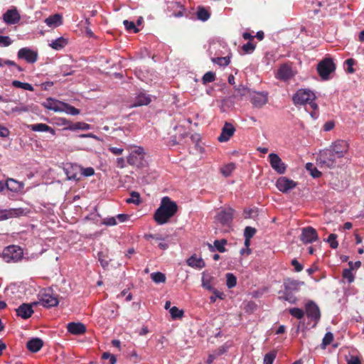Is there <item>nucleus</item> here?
Masks as SVG:
<instances>
[{
	"label": "nucleus",
	"mask_w": 364,
	"mask_h": 364,
	"mask_svg": "<svg viewBox=\"0 0 364 364\" xmlns=\"http://www.w3.org/2000/svg\"><path fill=\"white\" fill-rule=\"evenodd\" d=\"M227 242L225 239L216 240L214 241V247L218 252H225L227 250L225 247Z\"/></svg>",
	"instance_id": "nucleus-37"
},
{
	"label": "nucleus",
	"mask_w": 364,
	"mask_h": 364,
	"mask_svg": "<svg viewBox=\"0 0 364 364\" xmlns=\"http://www.w3.org/2000/svg\"><path fill=\"white\" fill-rule=\"evenodd\" d=\"M67 329L73 335H82L86 332V326L82 323H69Z\"/></svg>",
	"instance_id": "nucleus-22"
},
{
	"label": "nucleus",
	"mask_w": 364,
	"mask_h": 364,
	"mask_svg": "<svg viewBox=\"0 0 364 364\" xmlns=\"http://www.w3.org/2000/svg\"><path fill=\"white\" fill-rule=\"evenodd\" d=\"M291 265L294 266L296 272H299L303 269V265L300 264L296 259L291 260Z\"/></svg>",
	"instance_id": "nucleus-59"
},
{
	"label": "nucleus",
	"mask_w": 364,
	"mask_h": 364,
	"mask_svg": "<svg viewBox=\"0 0 364 364\" xmlns=\"http://www.w3.org/2000/svg\"><path fill=\"white\" fill-rule=\"evenodd\" d=\"M61 106H63L61 112H64L73 116H75L80 114V109L68 103L63 102L62 103Z\"/></svg>",
	"instance_id": "nucleus-31"
},
{
	"label": "nucleus",
	"mask_w": 364,
	"mask_h": 364,
	"mask_svg": "<svg viewBox=\"0 0 364 364\" xmlns=\"http://www.w3.org/2000/svg\"><path fill=\"white\" fill-rule=\"evenodd\" d=\"M151 278L155 283H164L166 282L165 274L159 272L152 273Z\"/></svg>",
	"instance_id": "nucleus-40"
},
{
	"label": "nucleus",
	"mask_w": 364,
	"mask_h": 364,
	"mask_svg": "<svg viewBox=\"0 0 364 364\" xmlns=\"http://www.w3.org/2000/svg\"><path fill=\"white\" fill-rule=\"evenodd\" d=\"M6 186L8 190L18 193L21 192L24 186L22 182L18 181L14 178H7L6 181Z\"/></svg>",
	"instance_id": "nucleus-24"
},
{
	"label": "nucleus",
	"mask_w": 364,
	"mask_h": 364,
	"mask_svg": "<svg viewBox=\"0 0 364 364\" xmlns=\"http://www.w3.org/2000/svg\"><path fill=\"white\" fill-rule=\"evenodd\" d=\"M353 270L350 269H345L343 271L342 276L344 279H347L348 283H352L354 281V275L352 272Z\"/></svg>",
	"instance_id": "nucleus-46"
},
{
	"label": "nucleus",
	"mask_w": 364,
	"mask_h": 364,
	"mask_svg": "<svg viewBox=\"0 0 364 364\" xmlns=\"http://www.w3.org/2000/svg\"><path fill=\"white\" fill-rule=\"evenodd\" d=\"M316 95L309 89H299L292 97V101L296 106L309 105L311 108V115L316 118L318 105L315 102Z\"/></svg>",
	"instance_id": "nucleus-2"
},
{
	"label": "nucleus",
	"mask_w": 364,
	"mask_h": 364,
	"mask_svg": "<svg viewBox=\"0 0 364 364\" xmlns=\"http://www.w3.org/2000/svg\"><path fill=\"white\" fill-rule=\"evenodd\" d=\"M345 64L347 65V73H353L355 70L353 65L355 64V60L353 58H348L345 61Z\"/></svg>",
	"instance_id": "nucleus-49"
},
{
	"label": "nucleus",
	"mask_w": 364,
	"mask_h": 364,
	"mask_svg": "<svg viewBox=\"0 0 364 364\" xmlns=\"http://www.w3.org/2000/svg\"><path fill=\"white\" fill-rule=\"evenodd\" d=\"M129 218V215L127 214H118L116 219H118L119 222L124 223Z\"/></svg>",
	"instance_id": "nucleus-64"
},
{
	"label": "nucleus",
	"mask_w": 364,
	"mask_h": 364,
	"mask_svg": "<svg viewBox=\"0 0 364 364\" xmlns=\"http://www.w3.org/2000/svg\"><path fill=\"white\" fill-rule=\"evenodd\" d=\"M109 151L112 152L113 154L118 156L121 155L123 153L124 149L122 148L118 147H109Z\"/></svg>",
	"instance_id": "nucleus-62"
},
{
	"label": "nucleus",
	"mask_w": 364,
	"mask_h": 364,
	"mask_svg": "<svg viewBox=\"0 0 364 364\" xmlns=\"http://www.w3.org/2000/svg\"><path fill=\"white\" fill-rule=\"evenodd\" d=\"M144 150L141 146H137L131 151L127 157V162L129 165L137 168L144 167L145 166Z\"/></svg>",
	"instance_id": "nucleus-7"
},
{
	"label": "nucleus",
	"mask_w": 364,
	"mask_h": 364,
	"mask_svg": "<svg viewBox=\"0 0 364 364\" xmlns=\"http://www.w3.org/2000/svg\"><path fill=\"white\" fill-rule=\"evenodd\" d=\"M226 285L229 289L233 288L237 284V278L232 273H228L226 274Z\"/></svg>",
	"instance_id": "nucleus-41"
},
{
	"label": "nucleus",
	"mask_w": 364,
	"mask_h": 364,
	"mask_svg": "<svg viewBox=\"0 0 364 364\" xmlns=\"http://www.w3.org/2000/svg\"><path fill=\"white\" fill-rule=\"evenodd\" d=\"M277 355V351L273 350L264 355L263 363L264 364H273Z\"/></svg>",
	"instance_id": "nucleus-35"
},
{
	"label": "nucleus",
	"mask_w": 364,
	"mask_h": 364,
	"mask_svg": "<svg viewBox=\"0 0 364 364\" xmlns=\"http://www.w3.org/2000/svg\"><path fill=\"white\" fill-rule=\"evenodd\" d=\"M198 19L205 21L209 19L210 13L203 6H199L196 13Z\"/></svg>",
	"instance_id": "nucleus-32"
},
{
	"label": "nucleus",
	"mask_w": 364,
	"mask_h": 364,
	"mask_svg": "<svg viewBox=\"0 0 364 364\" xmlns=\"http://www.w3.org/2000/svg\"><path fill=\"white\" fill-rule=\"evenodd\" d=\"M341 159L337 157L334 152L326 149L319 152L317 161L321 168H335L338 166V162Z\"/></svg>",
	"instance_id": "nucleus-4"
},
{
	"label": "nucleus",
	"mask_w": 364,
	"mask_h": 364,
	"mask_svg": "<svg viewBox=\"0 0 364 364\" xmlns=\"http://www.w3.org/2000/svg\"><path fill=\"white\" fill-rule=\"evenodd\" d=\"M297 183L293 180L289 179L287 177H280L276 182V186L279 191L282 193H288L290 190L294 188Z\"/></svg>",
	"instance_id": "nucleus-15"
},
{
	"label": "nucleus",
	"mask_w": 364,
	"mask_h": 364,
	"mask_svg": "<svg viewBox=\"0 0 364 364\" xmlns=\"http://www.w3.org/2000/svg\"><path fill=\"white\" fill-rule=\"evenodd\" d=\"M234 212L231 208L223 210L216 215V220L222 225H228L232 220Z\"/></svg>",
	"instance_id": "nucleus-18"
},
{
	"label": "nucleus",
	"mask_w": 364,
	"mask_h": 364,
	"mask_svg": "<svg viewBox=\"0 0 364 364\" xmlns=\"http://www.w3.org/2000/svg\"><path fill=\"white\" fill-rule=\"evenodd\" d=\"M318 233L312 227L304 228L300 235V240L305 244L311 243L318 240Z\"/></svg>",
	"instance_id": "nucleus-14"
},
{
	"label": "nucleus",
	"mask_w": 364,
	"mask_h": 364,
	"mask_svg": "<svg viewBox=\"0 0 364 364\" xmlns=\"http://www.w3.org/2000/svg\"><path fill=\"white\" fill-rule=\"evenodd\" d=\"M151 102V96L146 93L140 91L135 97L134 102L131 107H136L144 105H148Z\"/></svg>",
	"instance_id": "nucleus-19"
},
{
	"label": "nucleus",
	"mask_w": 364,
	"mask_h": 364,
	"mask_svg": "<svg viewBox=\"0 0 364 364\" xmlns=\"http://www.w3.org/2000/svg\"><path fill=\"white\" fill-rule=\"evenodd\" d=\"M82 173L85 176H91L94 175L95 171L94 168L92 167L85 168L82 171Z\"/></svg>",
	"instance_id": "nucleus-63"
},
{
	"label": "nucleus",
	"mask_w": 364,
	"mask_h": 364,
	"mask_svg": "<svg viewBox=\"0 0 364 364\" xmlns=\"http://www.w3.org/2000/svg\"><path fill=\"white\" fill-rule=\"evenodd\" d=\"M12 43V41L9 36H0V46L7 47Z\"/></svg>",
	"instance_id": "nucleus-54"
},
{
	"label": "nucleus",
	"mask_w": 364,
	"mask_h": 364,
	"mask_svg": "<svg viewBox=\"0 0 364 364\" xmlns=\"http://www.w3.org/2000/svg\"><path fill=\"white\" fill-rule=\"evenodd\" d=\"M333 341V334L331 332H327L322 340V346L323 348H325L326 346L330 345Z\"/></svg>",
	"instance_id": "nucleus-47"
},
{
	"label": "nucleus",
	"mask_w": 364,
	"mask_h": 364,
	"mask_svg": "<svg viewBox=\"0 0 364 364\" xmlns=\"http://www.w3.org/2000/svg\"><path fill=\"white\" fill-rule=\"evenodd\" d=\"M215 74L212 72L209 71L204 74V75L202 77V82L203 84L206 85L209 82H212L215 81Z\"/></svg>",
	"instance_id": "nucleus-42"
},
{
	"label": "nucleus",
	"mask_w": 364,
	"mask_h": 364,
	"mask_svg": "<svg viewBox=\"0 0 364 364\" xmlns=\"http://www.w3.org/2000/svg\"><path fill=\"white\" fill-rule=\"evenodd\" d=\"M293 76L291 68L287 64L282 65L277 70V77L279 80H287Z\"/></svg>",
	"instance_id": "nucleus-20"
},
{
	"label": "nucleus",
	"mask_w": 364,
	"mask_h": 364,
	"mask_svg": "<svg viewBox=\"0 0 364 364\" xmlns=\"http://www.w3.org/2000/svg\"><path fill=\"white\" fill-rule=\"evenodd\" d=\"M10 131L6 127L2 124H0V137H7L9 136Z\"/></svg>",
	"instance_id": "nucleus-60"
},
{
	"label": "nucleus",
	"mask_w": 364,
	"mask_h": 364,
	"mask_svg": "<svg viewBox=\"0 0 364 364\" xmlns=\"http://www.w3.org/2000/svg\"><path fill=\"white\" fill-rule=\"evenodd\" d=\"M62 103L63 102L52 98H48L44 103V107L48 109L53 110L54 112H61L63 107V106H61Z\"/></svg>",
	"instance_id": "nucleus-27"
},
{
	"label": "nucleus",
	"mask_w": 364,
	"mask_h": 364,
	"mask_svg": "<svg viewBox=\"0 0 364 364\" xmlns=\"http://www.w3.org/2000/svg\"><path fill=\"white\" fill-rule=\"evenodd\" d=\"M39 303L46 308L56 306L58 303V295L54 293L51 288L45 289L41 291Z\"/></svg>",
	"instance_id": "nucleus-5"
},
{
	"label": "nucleus",
	"mask_w": 364,
	"mask_h": 364,
	"mask_svg": "<svg viewBox=\"0 0 364 364\" xmlns=\"http://www.w3.org/2000/svg\"><path fill=\"white\" fill-rule=\"evenodd\" d=\"M235 169V164L234 163H230L223 166L220 168V172L224 176L228 177L231 175Z\"/></svg>",
	"instance_id": "nucleus-33"
},
{
	"label": "nucleus",
	"mask_w": 364,
	"mask_h": 364,
	"mask_svg": "<svg viewBox=\"0 0 364 364\" xmlns=\"http://www.w3.org/2000/svg\"><path fill=\"white\" fill-rule=\"evenodd\" d=\"M304 282H300L291 278L284 279V290L280 291L282 295L279 296V300H284L290 304H295L297 301L295 294L300 290L301 286L304 285Z\"/></svg>",
	"instance_id": "nucleus-3"
},
{
	"label": "nucleus",
	"mask_w": 364,
	"mask_h": 364,
	"mask_svg": "<svg viewBox=\"0 0 364 364\" xmlns=\"http://www.w3.org/2000/svg\"><path fill=\"white\" fill-rule=\"evenodd\" d=\"M337 235L334 233H331L329 235L327 239V242L329 243V245L333 249H336L338 247V242L336 240Z\"/></svg>",
	"instance_id": "nucleus-45"
},
{
	"label": "nucleus",
	"mask_w": 364,
	"mask_h": 364,
	"mask_svg": "<svg viewBox=\"0 0 364 364\" xmlns=\"http://www.w3.org/2000/svg\"><path fill=\"white\" fill-rule=\"evenodd\" d=\"M37 303L26 304L23 303L16 309V315L23 319L30 318L33 314V306H36Z\"/></svg>",
	"instance_id": "nucleus-17"
},
{
	"label": "nucleus",
	"mask_w": 364,
	"mask_h": 364,
	"mask_svg": "<svg viewBox=\"0 0 364 364\" xmlns=\"http://www.w3.org/2000/svg\"><path fill=\"white\" fill-rule=\"evenodd\" d=\"M186 263L188 266L200 269L205 267V262L200 257H197L196 255L191 256L187 260Z\"/></svg>",
	"instance_id": "nucleus-25"
},
{
	"label": "nucleus",
	"mask_w": 364,
	"mask_h": 364,
	"mask_svg": "<svg viewBox=\"0 0 364 364\" xmlns=\"http://www.w3.org/2000/svg\"><path fill=\"white\" fill-rule=\"evenodd\" d=\"M71 131L80 129V130H88L90 129V125L82 122L70 124L68 127L65 128Z\"/></svg>",
	"instance_id": "nucleus-30"
},
{
	"label": "nucleus",
	"mask_w": 364,
	"mask_h": 364,
	"mask_svg": "<svg viewBox=\"0 0 364 364\" xmlns=\"http://www.w3.org/2000/svg\"><path fill=\"white\" fill-rule=\"evenodd\" d=\"M336 70V65L330 58L323 59L317 65V71L319 76L323 80L329 79L330 74Z\"/></svg>",
	"instance_id": "nucleus-6"
},
{
	"label": "nucleus",
	"mask_w": 364,
	"mask_h": 364,
	"mask_svg": "<svg viewBox=\"0 0 364 364\" xmlns=\"http://www.w3.org/2000/svg\"><path fill=\"white\" fill-rule=\"evenodd\" d=\"M236 91L237 92V94L241 97L245 96L246 95L250 93V90L242 85H239L236 88Z\"/></svg>",
	"instance_id": "nucleus-57"
},
{
	"label": "nucleus",
	"mask_w": 364,
	"mask_h": 364,
	"mask_svg": "<svg viewBox=\"0 0 364 364\" xmlns=\"http://www.w3.org/2000/svg\"><path fill=\"white\" fill-rule=\"evenodd\" d=\"M43 346V341L39 338H34L29 340L26 343L28 350L32 353H36L41 350Z\"/></svg>",
	"instance_id": "nucleus-26"
},
{
	"label": "nucleus",
	"mask_w": 364,
	"mask_h": 364,
	"mask_svg": "<svg viewBox=\"0 0 364 364\" xmlns=\"http://www.w3.org/2000/svg\"><path fill=\"white\" fill-rule=\"evenodd\" d=\"M12 213L6 210H0V221L7 220L11 218Z\"/></svg>",
	"instance_id": "nucleus-58"
},
{
	"label": "nucleus",
	"mask_w": 364,
	"mask_h": 364,
	"mask_svg": "<svg viewBox=\"0 0 364 364\" xmlns=\"http://www.w3.org/2000/svg\"><path fill=\"white\" fill-rule=\"evenodd\" d=\"M250 102L253 107L256 108H261L265 105L268 102V94L267 92H254L250 94Z\"/></svg>",
	"instance_id": "nucleus-13"
},
{
	"label": "nucleus",
	"mask_w": 364,
	"mask_h": 364,
	"mask_svg": "<svg viewBox=\"0 0 364 364\" xmlns=\"http://www.w3.org/2000/svg\"><path fill=\"white\" fill-rule=\"evenodd\" d=\"M213 294L210 297V300L211 303H215L217 298H219L220 299H224L223 293H222V292H220L218 290L215 289H213Z\"/></svg>",
	"instance_id": "nucleus-51"
},
{
	"label": "nucleus",
	"mask_w": 364,
	"mask_h": 364,
	"mask_svg": "<svg viewBox=\"0 0 364 364\" xmlns=\"http://www.w3.org/2000/svg\"><path fill=\"white\" fill-rule=\"evenodd\" d=\"M349 145L344 140H337L328 148V150L337 154V157L343 158L345 154L348 151Z\"/></svg>",
	"instance_id": "nucleus-10"
},
{
	"label": "nucleus",
	"mask_w": 364,
	"mask_h": 364,
	"mask_svg": "<svg viewBox=\"0 0 364 364\" xmlns=\"http://www.w3.org/2000/svg\"><path fill=\"white\" fill-rule=\"evenodd\" d=\"M45 22L49 27H57L62 24V16L56 14L48 16L46 18Z\"/></svg>",
	"instance_id": "nucleus-28"
},
{
	"label": "nucleus",
	"mask_w": 364,
	"mask_h": 364,
	"mask_svg": "<svg viewBox=\"0 0 364 364\" xmlns=\"http://www.w3.org/2000/svg\"><path fill=\"white\" fill-rule=\"evenodd\" d=\"M306 168L308 171H310V173L314 178H318L321 176V171H319L311 163H307L306 165Z\"/></svg>",
	"instance_id": "nucleus-43"
},
{
	"label": "nucleus",
	"mask_w": 364,
	"mask_h": 364,
	"mask_svg": "<svg viewBox=\"0 0 364 364\" xmlns=\"http://www.w3.org/2000/svg\"><path fill=\"white\" fill-rule=\"evenodd\" d=\"M269 161L272 168L278 173L283 174L285 173L287 166L282 162L280 157L274 153H271L269 155Z\"/></svg>",
	"instance_id": "nucleus-12"
},
{
	"label": "nucleus",
	"mask_w": 364,
	"mask_h": 364,
	"mask_svg": "<svg viewBox=\"0 0 364 364\" xmlns=\"http://www.w3.org/2000/svg\"><path fill=\"white\" fill-rule=\"evenodd\" d=\"M17 56L19 59L25 60L28 63H34L38 60V54L37 51L25 47L18 51Z\"/></svg>",
	"instance_id": "nucleus-11"
},
{
	"label": "nucleus",
	"mask_w": 364,
	"mask_h": 364,
	"mask_svg": "<svg viewBox=\"0 0 364 364\" xmlns=\"http://www.w3.org/2000/svg\"><path fill=\"white\" fill-rule=\"evenodd\" d=\"M68 44L67 39L63 37H60L55 41H52L50 46L54 50H58L63 48Z\"/></svg>",
	"instance_id": "nucleus-29"
},
{
	"label": "nucleus",
	"mask_w": 364,
	"mask_h": 364,
	"mask_svg": "<svg viewBox=\"0 0 364 364\" xmlns=\"http://www.w3.org/2000/svg\"><path fill=\"white\" fill-rule=\"evenodd\" d=\"M117 223V219L115 217L106 218L102 220V224L107 226L115 225Z\"/></svg>",
	"instance_id": "nucleus-56"
},
{
	"label": "nucleus",
	"mask_w": 364,
	"mask_h": 364,
	"mask_svg": "<svg viewBox=\"0 0 364 364\" xmlns=\"http://www.w3.org/2000/svg\"><path fill=\"white\" fill-rule=\"evenodd\" d=\"M20 18V14L16 9H9L3 15V19L7 24H15Z\"/></svg>",
	"instance_id": "nucleus-21"
},
{
	"label": "nucleus",
	"mask_w": 364,
	"mask_h": 364,
	"mask_svg": "<svg viewBox=\"0 0 364 364\" xmlns=\"http://www.w3.org/2000/svg\"><path fill=\"white\" fill-rule=\"evenodd\" d=\"M102 359L109 360V364H116V363H117V358H116L115 355H114L108 352H105L102 353Z\"/></svg>",
	"instance_id": "nucleus-50"
},
{
	"label": "nucleus",
	"mask_w": 364,
	"mask_h": 364,
	"mask_svg": "<svg viewBox=\"0 0 364 364\" xmlns=\"http://www.w3.org/2000/svg\"><path fill=\"white\" fill-rule=\"evenodd\" d=\"M23 250L17 245H10L4 248L2 256L6 262H17L23 257Z\"/></svg>",
	"instance_id": "nucleus-8"
},
{
	"label": "nucleus",
	"mask_w": 364,
	"mask_h": 364,
	"mask_svg": "<svg viewBox=\"0 0 364 364\" xmlns=\"http://www.w3.org/2000/svg\"><path fill=\"white\" fill-rule=\"evenodd\" d=\"M123 23L127 30H128V31L134 30V33L139 32V29L136 28L135 24L133 21H129L128 20H124Z\"/></svg>",
	"instance_id": "nucleus-52"
},
{
	"label": "nucleus",
	"mask_w": 364,
	"mask_h": 364,
	"mask_svg": "<svg viewBox=\"0 0 364 364\" xmlns=\"http://www.w3.org/2000/svg\"><path fill=\"white\" fill-rule=\"evenodd\" d=\"M235 132V127L230 122H225L218 140L220 142H227L234 135Z\"/></svg>",
	"instance_id": "nucleus-16"
},
{
	"label": "nucleus",
	"mask_w": 364,
	"mask_h": 364,
	"mask_svg": "<svg viewBox=\"0 0 364 364\" xmlns=\"http://www.w3.org/2000/svg\"><path fill=\"white\" fill-rule=\"evenodd\" d=\"M212 61L220 65V66H227L230 63V57L226 56V57H218V58H212Z\"/></svg>",
	"instance_id": "nucleus-36"
},
{
	"label": "nucleus",
	"mask_w": 364,
	"mask_h": 364,
	"mask_svg": "<svg viewBox=\"0 0 364 364\" xmlns=\"http://www.w3.org/2000/svg\"><path fill=\"white\" fill-rule=\"evenodd\" d=\"M178 211L176 202L168 196L162 198L159 207L154 214V219L158 225L167 223Z\"/></svg>",
	"instance_id": "nucleus-1"
},
{
	"label": "nucleus",
	"mask_w": 364,
	"mask_h": 364,
	"mask_svg": "<svg viewBox=\"0 0 364 364\" xmlns=\"http://www.w3.org/2000/svg\"><path fill=\"white\" fill-rule=\"evenodd\" d=\"M131 198H127L126 202L127 203H134L139 205L141 203L140 194L136 191H132L130 193Z\"/></svg>",
	"instance_id": "nucleus-39"
},
{
	"label": "nucleus",
	"mask_w": 364,
	"mask_h": 364,
	"mask_svg": "<svg viewBox=\"0 0 364 364\" xmlns=\"http://www.w3.org/2000/svg\"><path fill=\"white\" fill-rule=\"evenodd\" d=\"M289 311L292 316L298 319H301L304 316V311L299 308H291Z\"/></svg>",
	"instance_id": "nucleus-44"
},
{
	"label": "nucleus",
	"mask_w": 364,
	"mask_h": 364,
	"mask_svg": "<svg viewBox=\"0 0 364 364\" xmlns=\"http://www.w3.org/2000/svg\"><path fill=\"white\" fill-rule=\"evenodd\" d=\"M257 230L255 228L247 226L244 230L245 238H252L255 235Z\"/></svg>",
	"instance_id": "nucleus-48"
},
{
	"label": "nucleus",
	"mask_w": 364,
	"mask_h": 364,
	"mask_svg": "<svg viewBox=\"0 0 364 364\" xmlns=\"http://www.w3.org/2000/svg\"><path fill=\"white\" fill-rule=\"evenodd\" d=\"M242 50L246 53H250L255 49V45L252 42H248L242 46Z\"/></svg>",
	"instance_id": "nucleus-53"
},
{
	"label": "nucleus",
	"mask_w": 364,
	"mask_h": 364,
	"mask_svg": "<svg viewBox=\"0 0 364 364\" xmlns=\"http://www.w3.org/2000/svg\"><path fill=\"white\" fill-rule=\"evenodd\" d=\"M348 364H361V361L358 356H350L347 360Z\"/></svg>",
	"instance_id": "nucleus-61"
},
{
	"label": "nucleus",
	"mask_w": 364,
	"mask_h": 364,
	"mask_svg": "<svg viewBox=\"0 0 364 364\" xmlns=\"http://www.w3.org/2000/svg\"><path fill=\"white\" fill-rule=\"evenodd\" d=\"M12 85L16 88H21L28 91H33V87L28 82H22L18 80H14L12 82Z\"/></svg>",
	"instance_id": "nucleus-34"
},
{
	"label": "nucleus",
	"mask_w": 364,
	"mask_h": 364,
	"mask_svg": "<svg viewBox=\"0 0 364 364\" xmlns=\"http://www.w3.org/2000/svg\"><path fill=\"white\" fill-rule=\"evenodd\" d=\"M202 286H203V287H204L205 289H206L208 290L213 289V287L210 282V278H207L204 276L202 277Z\"/></svg>",
	"instance_id": "nucleus-55"
},
{
	"label": "nucleus",
	"mask_w": 364,
	"mask_h": 364,
	"mask_svg": "<svg viewBox=\"0 0 364 364\" xmlns=\"http://www.w3.org/2000/svg\"><path fill=\"white\" fill-rule=\"evenodd\" d=\"M305 309L308 318L315 322L314 325L315 326L321 318V312L318 306L315 302L310 301L306 304Z\"/></svg>",
	"instance_id": "nucleus-9"
},
{
	"label": "nucleus",
	"mask_w": 364,
	"mask_h": 364,
	"mask_svg": "<svg viewBox=\"0 0 364 364\" xmlns=\"http://www.w3.org/2000/svg\"><path fill=\"white\" fill-rule=\"evenodd\" d=\"M169 312L173 319L181 318L183 316V311L180 310L176 306H173L170 309Z\"/></svg>",
	"instance_id": "nucleus-38"
},
{
	"label": "nucleus",
	"mask_w": 364,
	"mask_h": 364,
	"mask_svg": "<svg viewBox=\"0 0 364 364\" xmlns=\"http://www.w3.org/2000/svg\"><path fill=\"white\" fill-rule=\"evenodd\" d=\"M28 128L33 132H49L52 135H55V130L46 124L39 123L28 125Z\"/></svg>",
	"instance_id": "nucleus-23"
}]
</instances>
